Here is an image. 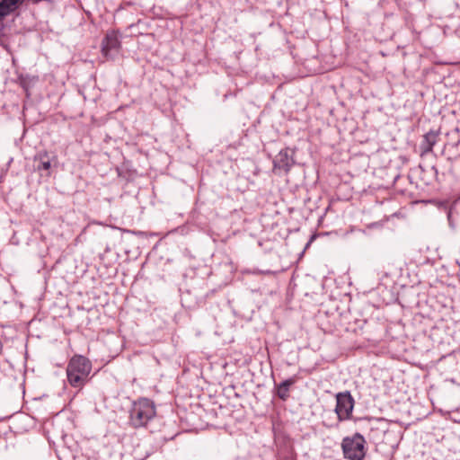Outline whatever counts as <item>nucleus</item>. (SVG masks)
<instances>
[{
  "label": "nucleus",
  "mask_w": 460,
  "mask_h": 460,
  "mask_svg": "<svg viewBox=\"0 0 460 460\" xmlns=\"http://www.w3.org/2000/svg\"><path fill=\"white\" fill-rule=\"evenodd\" d=\"M156 408L155 402L146 397L132 402L128 411V425L133 429L146 428L155 419Z\"/></svg>",
  "instance_id": "obj_1"
},
{
  "label": "nucleus",
  "mask_w": 460,
  "mask_h": 460,
  "mask_svg": "<svg viewBox=\"0 0 460 460\" xmlns=\"http://www.w3.org/2000/svg\"><path fill=\"white\" fill-rule=\"evenodd\" d=\"M92 362L82 355H74L66 366V378L74 388L82 389L89 379Z\"/></svg>",
  "instance_id": "obj_2"
},
{
  "label": "nucleus",
  "mask_w": 460,
  "mask_h": 460,
  "mask_svg": "<svg viewBox=\"0 0 460 460\" xmlns=\"http://www.w3.org/2000/svg\"><path fill=\"white\" fill-rule=\"evenodd\" d=\"M366 444L365 438L359 433L345 437L341 442L344 458L348 460H364L367 454Z\"/></svg>",
  "instance_id": "obj_3"
},
{
  "label": "nucleus",
  "mask_w": 460,
  "mask_h": 460,
  "mask_svg": "<svg viewBox=\"0 0 460 460\" xmlns=\"http://www.w3.org/2000/svg\"><path fill=\"white\" fill-rule=\"evenodd\" d=\"M354 402V399L349 392L337 394L335 412L339 421L348 420L351 418Z\"/></svg>",
  "instance_id": "obj_4"
},
{
  "label": "nucleus",
  "mask_w": 460,
  "mask_h": 460,
  "mask_svg": "<svg viewBox=\"0 0 460 460\" xmlns=\"http://www.w3.org/2000/svg\"><path fill=\"white\" fill-rule=\"evenodd\" d=\"M121 48L119 35L117 31H109L102 41V54L106 58L111 57L112 51L118 52Z\"/></svg>",
  "instance_id": "obj_5"
},
{
  "label": "nucleus",
  "mask_w": 460,
  "mask_h": 460,
  "mask_svg": "<svg viewBox=\"0 0 460 460\" xmlns=\"http://www.w3.org/2000/svg\"><path fill=\"white\" fill-rule=\"evenodd\" d=\"M295 164L293 156L289 155L288 148L282 149L273 160V169L288 173Z\"/></svg>",
  "instance_id": "obj_6"
},
{
  "label": "nucleus",
  "mask_w": 460,
  "mask_h": 460,
  "mask_svg": "<svg viewBox=\"0 0 460 460\" xmlns=\"http://www.w3.org/2000/svg\"><path fill=\"white\" fill-rule=\"evenodd\" d=\"M438 132L430 130L423 136V139L420 144L421 155H425L432 152L434 146L438 142Z\"/></svg>",
  "instance_id": "obj_7"
},
{
  "label": "nucleus",
  "mask_w": 460,
  "mask_h": 460,
  "mask_svg": "<svg viewBox=\"0 0 460 460\" xmlns=\"http://www.w3.org/2000/svg\"><path fill=\"white\" fill-rule=\"evenodd\" d=\"M35 161L38 162L37 170L39 172L45 171L49 174L51 168V159L48 151H40L35 155Z\"/></svg>",
  "instance_id": "obj_8"
},
{
  "label": "nucleus",
  "mask_w": 460,
  "mask_h": 460,
  "mask_svg": "<svg viewBox=\"0 0 460 460\" xmlns=\"http://www.w3.org/2000/svg\"><path fill=\"white\" fill-rule=\"evenodd\" d=\"M21 3L22 0H0V16L4 18L14 12Z\"/></svg>",
  "instance_id": "obj_9"
},
{
  "label": "nucleus",
  "mask_w": 460,
  "mask_h": 460,
  "mask_svg": "<svg viewBox=\"0 0 460 460\" xmlns=\"http://www.w3.org/2000/svg\"><path fill=\"white\" fill-rule=\"evenodd\" d=\"M296 377L288 378L281 382L277 386V394L281 400H287L289 397V388L296 383Z\"/></svg>",
  "instance_id": "obj_10"
},
{
  "label": "nucleus",
  "mask_w": 460,
  "mask_h": 460,
  "mask_svg": "<svg viewBox=\"0 0 460 460\" xmlns=\"http://www.w3.org/2000/svg\"><path fill=\"white\" fill-rule=\"evenodd\" d=\"M282 460H296L294 456H286Z\"/></svg>",
  "instance_id": "obj_11"
}]
</instances>
